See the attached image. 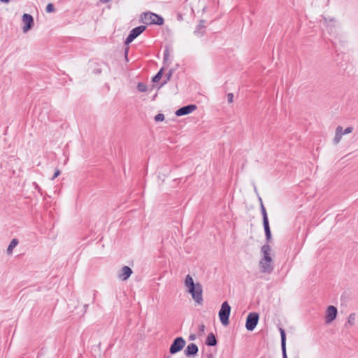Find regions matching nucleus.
<instances>
[{
  "mask_svg": "<svg viewBox=\"0 0 358 358\" xmlns=\"http://www.w3.org/2000/svg\"><path fill=\"white\" fill-rule=\"evenodd\" d=\"M185 285L188 289L187 292L191 294L193 300L199 305H202L203 287L199 282L194 283L192 277L187 275L185 280Z\"/></svg>",
  "mask_w": 358,
  "mask_h": 358,
  "instance_id": "1",
  "label": "nucleus"
},
{
  "mask_svg": "<svg viewBox=\"0 0 358 358\" xmlns=\"http://www.w3.org/2000/svg\"><path fill=\"white\" fill-rule=\"evenodd\" d=\"M141 20L146 24L162 25L164 22V18L156 13L152 12H145L141 15Z\"/></svg>",
  "mask_w": 358,
  "mask_h": 358,
  "instance_id": "2",
  "label": "nucleus"
},
{
  "mask_svg": "<svg viewBox=\"0 0 358 358\" xmlns=\"http://www.w3.org/2000/svg\"><path fill=\"white\" fill-rule=\"evenodd\" d=\"M259 200L260 202L261 207V213L263 218V226L265 232L266 241V242H271L272 239L271 231L269 226V221L267 215V213L266 208L263 204L262 200L261 197H259Z\"/></svg>",
  "mask_w": 358,
  "mask_h": 358,
  "instance_id": "3",
  "label": "nucleus"
},
{
  "mask_svg": "<svg viewBox=\"0 0 358 358\" xmlns=\"http://www.w3.org/2000/svg\"><path fill=\"white\" fill-rule=\"evenodd\" d=\"M231 313V306L227 301H224L221 305V308L218 315L222 325L227 326L229 323V316Z\"/></svg>",
  "mask_w": 358,
  "mask_h": 358,
  "instance_id": "4",
  "label": "nucleus"
},
{
  "mask_svg": "<svg viewBox=\"0 0 358 358\" xmlns=\"http://www.w3.org/2000/svg\"><path fill=\"white\" fill-rule=\"evenodd\" d=\"M186 341L182 337H176L169 348V352L171 355L180 352L185 346Z\"/></svg>",
  "mask_w": 358,
  "mask_h": 358,
  "instance_id": "5",
  "label": "nucleus"
},
{
  "mask_svg": "<svg viewBox=\"0 0 358 358\" xmlns=\"http://www.w3.org/2000/svg\"><path fill=\"white\" fill-rule=\"evenodd\" d=\"M259 315L257 313H250L246 318L245 328L248 331H252L258 324Z\"/></svg>",
  "mask_w": 358,
  "mask_h": 358,
  "instance_id": "6",
  "label": "nucleus"
},
{
  "mask_svg": "<svg viewBox=\"0 0 358 358\" xmlns=\"http://www.w3.org/2000/svg\"><path fill=\"white\" fill-rule=\"evenodd\" d=\"M146 29V27L144 25H140L132 29L129 35L127 36L124 44L128 45L130 43H131L136 38H137L141 34H142Z\"/></svg>",
  "mask_w": 358,
  "mask_h": 358,
  "instance_id": "7",
  "label": "nucleus"
},
{
  "mask_svg": "<svg viewBox=\"0 0 358 358\" xmlns=\"http://www.w3.org/2000/svg\"><path fill=\"white\" fill-rule=\"evenodd\" d=\"M196 109V105L189 104V105L182 106V107L180 108L179 109H178L176 111L175 114L178 117L183 116V115H188V114L192 113Z\"/></svg>",
  "mask_w": 358,
  "mask_h": 358,
  "instance_id": "8",
  "label": "nucleus"
},
{
  "mask_svg": "<svg viewBox=\"0 0 358 358\" xmlns=\"http://www.w3.org/2000/svg\"><path fill=\"white\" fill-rule=\"evenodd\" d=\"M337 308L334 306H329L327 309L325 322L329 324L333 322L337 316Z\"/></svg>",
  "mask_w": 358,
  "mask_h": 358,
  "instance_id": "9",
  "label": "nucleus"
},
{
  "mask_svg": "<svg viewBox=\"0 0 358 358\" xmlns=\"http://www.w3.org/2000/svg\"><path fill=\"white\" fill-rule=\"evenodd\" d=\"M259 267L260 271L264 273H271L273 270V266L272 265V259H268V261H266L263 259H261L259 262Z\"/></svg>",
  "mask_w": 358,
  "mask_h": 358,
  "instance_id": "10",
  "label": "nucleus"
},
{
  "mask_svg": "<svg viewBox=\"0 0 358 358\" xmlns=\"http://www.w3.org/2000/svg\"><path fill=\"white\" fill-rule=\"evenodd\" d=\"M22 22L24 24L22 28L23 31L26 32L32 28L34 25V17L30 14L24 13L22 15Z\"/></svg>",
  "mask_w": 358,
  "mask_h": 358,
  "instance_id": "11",
  "label": "nucleus"
},
{
  "mask_svg": "<svg viewBox=\"0 0 358 358\" xmlns=\"http://www.w3.org/2000/svg\"><path fill=\"white\" fill-rule=\"evenodd\" d=\"M199 352L198 346L195 343H189L185 348L184 353L187 357H194Z\"/></svg>",
  "mask_w": 358,
  "mask_h": 358,
  "instance_id": "12",
  "label": "nucleus"
},
{
  "mask_svg": "<svg viewBox=\"0 0 358 358\" xmlns=\"http://www.w3.org/2000/svg\"><path fill=\"white\" fill-rule=\"evenodd\" d=\"M280 333V340H281V350L282 358H287V351H286V334L285 331L282 328L279 329Z\"/></svg>",
  "mask_w": 358,
  "mask_h": 358,
  "instance_id": "13",
  "label": "nucleus"
},
{
  "mask_svg": "<svg viewBox=\"0 0 358 358\" xmlns=\"http://www.w3.org/2000/svg\"><path fill=\"white\" fill-rule=\"evenodd\" d=\"M133 271L131 268L127 266H124L121 269V273L119 274L118 277L122 280H127L130 275L132 274Z\"/></svg>",
  "mask_w": 358,
  "mask_h": 358,
  "instance_id": "14",
  "label": "nucleus"
},
{
  "mask_svg": "<svg viewBox=\"0 0 358 358\" xmlns=\"http://www.w3.org/2000/svg\"><path fill=\"white\" fill-rule=\"evenodd\" d=\"M268 243L269 242H267V243L264 244L261 248V252L264 255V257L262 259L266 261H268V259H272L271 257L270 256V252L271 250V248L268 245Z\"/></svg>",
  "mask_w": 358,
  "mask_h": 358,
  "instance_id": "15",
  "label": "nucleus"
},
{
  "mask_svg": "<svg viewBox=\"0 0 358 358\" xmlns=\"http://www.w3.org/2000/svg\"><path fill=\"white\" fill-rule=\"evenodd\" d=\"M217 343V341L215 338V336L213 333H210L206 339V345L208 346H215Z\"/></svg>",
  "mask_w": 358,
  "mask_h": 358,
  "instance_id": "16",
  "label": "nucleus"
},
{
  "mask_svg": "<svg viewBox=\"0 0 358 358\" xmlns=\"http://www.w3.org/2000/svg\"><path fill=\"white\" fill-rule=\"evenodd\" d=\"M356 314L355 313H350L348 318V322L345 323V327L348 328V325L352 326L355 323Z\"/></svg>",
  "mask_w": 358,
  "mask_h": 358,
  "instance_id": "17",
  "label": "nucleus"
},
{
  "mask_svg": "<svg viewBox=\"0 0 358 358\" xmlns=\"http://www.w3.org/2000/svg\"><path fill=\"white\" fill-rule=\"evenodd\" d=\"M18 243V241L16 238H13L9 243V245L7 248V252L10 254L13 252V250Z\"/></svg>",
  "mask_w": 358,
  "mask_h": 358,
  "instance_id": "18",
  "label": "nucleus"
},
{
  "mask_svg": "<svg viewBox=\"0 0 358 358\" xmlns=\"http://www.w3.org/2000/svg\"><path fill=\"white\" fill-rule=\"evenodd\" d=\"M164 72V68H162L157 74L152 78L153 83H157L161 79Z\"/></svg>",
  "mask_w": 358,
  "mask_h": 358,
  "instance_id": "19",
  "label": "nucleus"
},
{
  "mask_svg": "<svg viewBox=\"0 0 358 358\" xmlns=\"http://www.w3.org/2000/svg\"><path fill=\"white\" fill-rule=\"evenodd\" d=\"M205 21L203 20H201L199 21V24L196 26V28L194 30V34H197L200 32V30L205 27L204 25Z\"/></svg>",
  "mask_w": 358,
  "mask_h": 358,
  "instance_id": "20",
  "label": "nucleus"
},
{
  "mask_svg": "<svg viewBox=\"0 0 358 358\" xmlns=\"http://www.w3.org/2000/svg\"><path fill=\"white\" fill-rule=\"evenodd\" d=\"M137 89L141 92H145L147 91V85L143 83H138L137 85Z\"/></svg>",
  "mask_w": 358,
  "mask_h": 358,
  "instance_id": "21",
  "label": "nucleus"
},
{
  "mask_svg": "<svg viewBox=\"0 0 358 358\" xmlns=\"http://www.w3.org/2000/svg\"><path fill=\"white\" fill-rule=\"evenodd\" d=\"M169 47H166L165 48V50L164 51V63L166 62L169 59Z\"/></svg>",
  "mask_w": 358,
  "mask_h": 358,
  "instance_id": "22",
  "label": "nucleus"
},
{
  "mask_svg": "<svg viewBox=\"0 0 358 358\" xmlns=\"http://www.w3.org/2000/svg\"><path fill=\"white\" fill-rule=\"evenodd\" d=\"M55 8L52 3H50L46 6L45 11L48 13L55 12Z\"/></svg>",
  "mask_w": 358,
  "mask_h": 358,
  "instance_id": "23",
  "label": "nucleus"
},
{
  "mask_svg": "<svg viewBox=\"0 0 358 358\" xmlns=\"http://www.w3.org/2000/svg\"><path fill=\"white\" fill-rule=\"evenodd\" d=\"M174 69H171L169 70V71L166 75V80L164 81L163 84H166L168 81L170 80L173 73Z\"/></svg>",
  "mask_w": 358,
  "mask_h": 358,
  "instance_id": "24",
  "label": "nucleus"
},
{
  "mask_svg": "<svg viewBox=\"0 0 358 358\" xmlns=\"http://www.w3.org/2000/svg\"><path fill=\"white\" fill-rule=\"evenodd\" d=\"M164 120V115L162 113H158L155 116V120L156 122L163 121Z\"/></svg>",
  "mask_w": 358,
  "mask_h": 358,
  "instance_id": "25",
  "label": "nucleus"
},
{
  "mask_svg": "<svg viewBox=\"0 0 358 358\" xmlns=\"http://www.w3.org/2000/svg\"><path fill=\"white\" fill-rule=\"evenodd\" d=\"M342 136H341L339 134L335 133V136L334 138V144H338L341 140Z\"/></svg>",
  "mask_w": 358,
  "mask_h": 358,
  "instance_id": "26",
  "label": "nucleus"
},
{
  "mask_svg": "<svg viewBox=\"0 0 358 358\" xmlns=\"http://www.w3.org/2000/svg\"><path fill=\"white\" fill-rule=\"evenodd\" d=\"M335 133L339 134L341 136H342V135H344L343 131V127L341 126H338L336 129Z\"/></svg>",
  "mask_w": 358,
  "mask_h": 358,
  "instance_id": "27",
  "label": "nucleus"
},
{
  "mask_svg": "<svg viewBox=\"0 0 358 358\" xmlns=\"http://www.w3.org/2000/svg\"><path fill=\"white\" fill-rule=\"evenodd\" d=\"M60 173H61L60 170H59V169H56V170H55V173H54V175L52 176V178H51V179H52V180H55L57 177H58V176L60 175Z\"/></svg>",
  "mask_w": 358,
  "mask_h": 358,
  "instance_id": "28",
  "label": "nucleus"
},
{
  "mask_svg": "<svg viewBox=\"0 0 358 358\" xmlns=\"http://www.w3.org/2000/svg\"><path fill=\"white\" fill-rule=\"evenodd\" d=\"M352 131H353V127H347V128L343 131V134H348L351 133Z\"/></svg>",
  "mask_w": 358,
  "mask_h": 358,
  "instance_id": "29",
  "label": "nucleus"
},
{
  "mask_svg": "<svg viewBox=\"0 0 358 358\" xmlns=\"http://www.w3.org/2000/svg\"><path fill=\"white\" fill-rule=\"evenodd\" d=\"M233 99H234V94L232 93H229L227 94V101L229 103H231L233 102Z\"/></svg>",
  "mask_w": 358,
  "mask_h": 358,
  "instance_id": "30",
  "label": "nucleus"
},
{
  "mask_svg": "<svg viewBox=\"0 0 358 358\" xmlns=\"http://www.w3.org/2000/svg\"><path fill=\"white\" fill-rule=\"evenodd\" d=\"M129 50V46H127L124 49V56H125V59L127 61H128L127 56H128Z\"/></svg>",
  "mask_w": 358,
  "mask_h": 358,
  "instance_id": "31",
  "label": "nucleus"
},
{
  "mask_svg": "<svg viewBox=\"0 0 358 358\" xmlns=\"http://www.w3.org/2000/svg\"><path fill=\"white\" fill-rule=\"evenodd\" d=\"M202 358H213V356L211 353H207Z\"/></svg>",
  "mask_w": 358,
  "mask_h": 358,
  "instance_id": "32",
  "label": "nucleus"
},
{
  "mask_svg": "<svg viewBox=\"0 0 358 358\" xmlns=\"http://www.w3.org/2000/svg\"><path fill=\"white\" fill-rule=\"evenodd\" d=\"M199 331H201V332H203V331H204V329H205V326H204V324H201V325H199Z\"/></svg>",
  "mask_w": 358,
  "mask_h": 358,
  "instance_id": "33",
  "label": "nucleus"
},
{
  "mask_svg": "<svg viewBox=\"0 0 358 358\" xmlns=\"http://www.w3.org/2000/svg\"><path fill=\"white\" fill-rule=\"evenodd\" d=\"M196 338V336L194 334H191L189 337L190 341H194Z\"/></svg>",
  "mask_w": 358,
  "mask_h": 358,
  "instance_id": "34",
  "label": "nucleus"
},
{
  "mask_svg": "<svg viewBox=\"0 0 358 358\" xmlns=\"http://www.w3.org/2000/svg\"><path fill=\"white\" fill-rule=\"evenodd\" d=\"M34 185H35V188H36V189H38V192H40V191H41V188L39 187V186L38 185V184L34 183Z\"/></svg>",
  "mask_w": 358,
  "mask_h": 358,
  "instance_id": "35",
  "label": "nucleus"
},
{
  "mask_svg": "<svg viewBox=\"0 0 358 358\" xmlns=\"http://www.w3.org/2000/svg\"><path fill=\"white\" fill-rule=\"evenodd\" d=\"M101 3H106L109 2L110 0H99Z\"/></svg>",
  "mask_w": 358,
  "mask_h": 358,
  "instance_id": "36",
  "label": "nucleus"
},
{
  "mask_svg": "<svg viewBox=\"0 0 358 358\" xmlns=\"http://www.w3.org/2000/svg\"><path fill=\"white\" fill-rule=\"evenodd\" d=\"M3 3H8L10 0H0Z\"/></svg>",
  "mask_w": 358,
  "mask_h": 358,
  "instance_id": "37",
  "label": "nucleus"
},
{
  "mask_svg": "<svg viewBox=\"0 0 358 358\" xmlns=\"http://www.w3.org/2000/svg\"><path fill=\"white\" fill-rule=\"evenodd\" d=\"M84 307H85V309H86V308L88 307V304H85V305L84 306Z\"/></svg>",
  "mask_w": 358,
  "mask_h": 358,
  "instance_id": "38",
  "label": "nucleus"
}]
</instances>
